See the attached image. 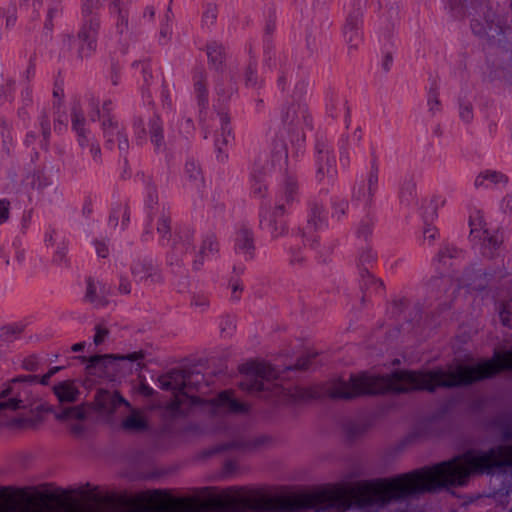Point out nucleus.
Masks as SVG:
<instances>
[{
	"instance_id": "obj_1",
	"label": "nucleus",
	"mask_w": 512,
	"mask_h": 512,
	"mask_svg": "<svg viewBox=\"0 0 512 512\" xmlns=\"http://www.w3.org/2000/svg\"><path fill=\"white\" fill-rule=\"evenodd\" d=\"M503 466L512 467V446H499L488 451L470 450L433 467L393 478L361 481L349 490L332 487L279 497L274 507L279 512H345L352 506L359 509L384 507L442 487L463 486L470 475Z\"/></svg>"
},
{
	"instance_id": "obj_2",
	"label": "nucleus",
	"mask_w": 512,
	"mask_h": 512,
	"mask_svg": "<svg viewBox=\"0 0 512 512\" xmlns=\"http://www.w3.org/2000/svg\"><path fill=\"white\" fill-rule=\"evenodd\" d=\"M503 369H512V350L496 353L491 360L474 366L455 365L428 372L399 371L390 376L353 374L327 383L324 393L332 399H352L367 394L434 391L438 387H456L491 377Z\"/></svg>"
},
{
	"instance_id": "obj_3",
	"label": "nucleus",
	"mask_w": 512,
	"mask_h": 512,
	"mask_svg": "<svg viewBox=\"0 0 512 512\" xmlns=\"http://www.w3.org/2000/svg\"><path fill=\"white\" fill-rule=\"evenodd\" d=\"M242 372L244 379L240 382V387L248 392L272 390L274 396L284 403L304 399L308 396V392L303 388L283 387L272 383L276 378V372L267 363H247L242 367Z\"/></svg>"
},
{
	"instance_id": "obj_4",
	"label": "nucleus",
	"mask_w": 512,
	"mask_h": 512,
	"mask_svg": "<svg viewBox=\"0 0 512 512\" xmlns=\"http://www.w3.org/2000/svg\"><path fill=\"white\" fill-rule=\"evenodd\" d=\"M204 377L200 373H185L182 370H172L159 377V385L163 390L172 391L174 399L166 406V409L175 414L187 400L195 403L198 398L191 394L198 388Z\"/></svg>"
},
{
	"instance_id": "obj_5",
	"label": "nucleus",
	"mask_w": 512,
	"mask_h": 512,
	"mask_svg": "<svg viewBox=\"0 0 512 512\" xmlns=\"http://www.w3.org/2000/svg\"><path fill=\"white\" fill-rule=\"evenodd\" d=\"M29 387L19 378L5 384L0 390V411H16L32 406Z\"/></svg>"
},
{
	"instance_id": "obj_6",
	"label": "nucleus",
	"mask_w": 512,
	"mask_h": 512,
	"mask_svg": "<svg viewBox=\"0 0 512 512\" xmlns=\"http://www.w3.org/2000/svg\"><path fill=\"white\" fill-rule=\"evenodd\" d=\"M220 504L231 512L256 511L264 507V502L261 499L243 488L227 489L220 499Z\"/></svg>"
},
{
	"instance_id": "obj_7",
	"label": "nucleus",
	"mask_w": 512,
	"mask_h": 512,
	"mask_svg": "<svg viewBox=\"0 0 512 512\" xmlns=\"http://www.w3.org/2000/svg\"><path fill=\"white\" fill-rule=\"evenodd\" d=\"M130 272L136 283L157 284L163 281L159 267L150 259L136 258L130 263Z\"/></svg>"
},
{
	"instance_id": "obj_8",
	"label": "nucleus",
	"mask_w": 512,
	"mask_h": 512,
	"mask_svg": "<svg viewBox=\"0 0 512 512\" xmlns=\"http://www.w3.org/2000/svg\"><path fill=\"white\" fill-rule=\"evenodd\" d=\"M282 120L288 128H295L297 142H304L302 124L306 120V108L300 104H291L283 110Z\"/></svg>"
},
{
	"instance_id": "obj_9",
	"label": "nucleus",
	"mask_w": 512,
	"mask_h": 512,
	"mask_svg": "<svg viewBox=\"0 0 512 512\" xmlns=\"http://www.w3.org/2000/svg\"><path fill=\"white\" fill-rule=\"evenodd\" d=\"M95 405L101 413L111 415L119 405L130 408V403L117 391L99 390L95 395Z\"/></svg>"
},
{
	"instance_id": "obj_10",
	"label": "nucleus",
	"mask_w": 512,
	"mask_h": 512,
	"mask_svg": "<svg viewBox=\"0 0 512 512\" xmlns=\"http://www.w3.org/2000/svg\"><path fill=\"white\" fill-rule=\"evenodd\" d=\"M71 124L77 136V143L81 149H86L91 146L92 143L96 142L91 132L85 126L83 111L76 105L71 112Z\"/></svg>"
},
{
	"instance_id": "obj_11",
	"label": "nucleus",
	"mask_w": 512,
	"mask_h": 512,
	"mask_svg": "<svg viewBox=\"0 0 512 512\" xmlns=\"http://www.w3.org/2000/svg\"><path fill=\"white\" fill-rule=\"evenodd\" d=\"M211 403L215 413L243 414L249 410L247 404L238 402L229 391L221 392Z\"/></svg>"
},
{
	"instance_id": "obj_12",
	"label": "nucleus",
	"mask_w": 512,
	"mask_h": 512,
	"mask_svg": "<svg viewBox=\"0 0 512 512\" xmlns=\"http://www.w3.org/2000/svg\"><path fill=\"white\" fill-rule=\"evenodd\" d=\"M325 225V218L323 216V207L320 204L314 203L310 207V213L306 226L303 228V236L306 241H311V247H317V240L313 238V233Z\"/></svg>"
},
{
	"instance_id": "obj_13",
	"label": "nucleus",
	"mask_w": 512,
	"mask_h": 512,
	"mask_svg": "<svg viewBox=\"0 0 512 512\" xmlns=\"http://www.w3.org/2000/svg\"><path fill=\"white\" fill-rule=\"evenodd\" d=\"M109 292V288L102 282L88 279L84 300L95 308L105 307L108 304Z\"/></svg>"
},
{
	"instance_id": "obj_14",
	"label": "nucleus",
	"mask_w": 512,
	"mask_h": 512,
	"mask_svg": "<svg viewBox=\"0 0 512 512\" xmlns=\"http://www.w3.org/2000/svg\"><path fill=\"white\" fill-rule=\"evenodd\" d=\"M361 18L349 16L344 26V37L350 51H356L362 44Z\"/></svg>"
},
{
	"instance_id": "obj_15",
	"label": "nucleus",
	"mask_w": 512,
	"mask_h": 512,
	"mask_svg": "<svg viewBox=\"0 0 512 512\" xmlns=\"http://www.w3.org/2000/svg\"><path fill=\"white\" fill-rule=\"evenodd\" d=\"M109 12L117 32L119 34L127 32L129 28V10L127 5L121 0H112L109 3Z\"/></svg>"
},
{
	"instance_id": "obj_16",
	"label": "nucleus",
	"mask_w": 512,
	"mask_h": 512,
	"mask_svg": "<svg viewBox=\"0 0 512 512\" xmlns=\"http://www.w3.org/2000/svg\"><path fill=\"white\" fill-rule=\"evenodd\" d=\"M378 181V166L373 162L367 176V184L359 188L356 198L365 205H369L378 189Z\"/></svg>"
},
{
	"instance_id": "obj_17",
	"label": "nucleus",
	"mask_w": 512,
	"mask_h": 512,
	"mask_svg": "<svg viewBox=\"0 0 512 512\" xmlns=\"http://www.w3.org/2000/svg\"><path fill=\"white\" fill-rule=\"evenodd\" d=\"M220 123L221 128L220 131L217 133L216 139H215V146L217 149V158L221 161L225 160L227 158V155L224 153V147H226L232 140V132L231 128L229 126V118L226 114L220 115Z\"/></svg>"
},
{
	"instance_id": "obj_18",
	"label": "nucleus",
	"mask_w": 512,
	"mask_h": 512,
	"mask_svg": "<svg viewBox=\"0 0 512 512\" xmlns=\"http://www.w3.org/2000/svg\"><path fill=\"white\" fill-rule=\"evenodd\" d=\"M336 174L335 158L327 148L319 149L317 156V177H333Z\"/></svg>"
},
{
	"instance_id": "obj_19",
	"label": "nucleus",
	"mask_w": 512,
	"mask_h": 512,
	"mask_svg": "<svg viewBox=\"0 0 512 512\" xmlns=\"http://www.w3.org/2000/svg\"><path fill=\"white\" fill-rule=\"evenodd\" d=\"M235 249L246 258H252L254 253L253 232L247 227L240 228L236 233Z\"/></svg>"
},
{
	"instance_id": "obj_20",
	"label": "nucleus",
	"mask_w": 512,
	"mask_h": 512,
	"mask_svg": "<svg viewBox=\"0 0 512 512\" xmlns=\"http://www.w3.org/2000/svg\"><path fill=\"white\" fill-rule=\"evenodd\" d=\"M508 182V177L500 171L485 170L481 172L475 179L476 187H493L504 186Z\"/></svg>"
},
{
	"instance_id": "obj_21",
	"label": "nucleus",
	"mask_w": 512,
	"mask_h": 512,
	"mask_svg": "<svg viewBox=\"0 0 512 512\" xmlns=\"http://www.w3.org/2000/svg\"><path fill=\"white\" fill-rule=\"evenodd\" d=\"M193 233L189 230L179 231L171 242V248L176 256H183L193 250Z\"/></svg>"
},
{
	"instance_id": "obj_22",
	"label": "nucleus",
	"mask_w": 512,
	"mask_h": 512,
	"mask_svg": "<svg viewBox=\"0 0 512 512\" xmlns=\"http://www.w3.org/2000/svg\"><path fill=\"white\" fill-rule=\"evenodd\" d=\"M102 127L104 137L107 138V142H113L115 140L114 138L116 137L119 150L126 151L128 149V139L125 135H122L118 128L117 122H114L113 119L108 118L107 120L102 121Z\"/></svg>"
},
{
	"instance_id": "obj_23",
	"label": "nucleus",
	"mask_w": 512,
	"mask_h": 512,
	"mask_svg": "<svg viewBox=\"0 0 512 512\" xmlns=\"http://www.w3.org/2000/svg\"><path fill=\"white\" fill-rule=\"evenodd\" d=\"M54 394L61 403H72L77 401L80 394L79 389L73 381H62L53 387Z\"/></svg>"
},
{
	"instance_id": "obj_24",
	"label": "nucleus",
	"mask_w": 512,
	"mask_h": 512,
	"mask_svg": "<svg viewBox=\"0 0 512 512\" xmlns=\"http://www.w3.org/2000/svg\"><path fill=\"white\" fill-rule=\"evenodd\" d=\"M127 409L130 411V414L122 421V427L129 431H143L147 429L148 423L145 414L131 406Z\"/></svg>"
},
{
	"instance_id": "obj_25",
	"label": "nucleus",
	"mask_w": 512,
	"mask_h": 512,
	"mask_svg": "<svg viewBox=\"0 0 512 512\" xmlns=\"http://www.w3.org/2000/svg\"><path fill=\"white\" fill-rule=\"evenodd\" d=\"M283 213L284 206L282 204L277 205L267 223L266 229L272 238H279L283 236L287 231L284 220L279 219V216L283 215Z\"/></svg>"
},
{
	"instance_id": "obj_26",
	"label": "nucleus",
	"mask_w": 512,
	"mask_h": 512,
	"mask_svg": "<svg viewBox=\"0 0 512 512\" xmlns=\"http://www.w3.org/2000/svg\"><path fill=\"white\" fill-rule=\"evenodd\" d=\"M99 29V20L91 18L81 28L78 34L79 40H88V50L96 49V40Z\"/></svg>"
},
{
	"instance_id": "obj_27",
	"label": "nucleus",
	"mask_w": 512,
	"mask_h": 512,
	"mask_svg": "<svg viewBox=\"0 0 512 512\" xmlns=\"http://www.w3.org/2000/svg\"><path fill=\"white\" fill-rule=\"evenodd\" d=\"M218 251V242L214 236H207L200 247L198 257L194 260L193 266L195 269H199L206 257L215 254Z\"/></svg>"
},
{
	"instance_id": "obj_28",
	"label": "nucleus",
	"mask_w": 512,
	"mask_h": 512,
	"mask_svg": "<svg viewBox=\"0 0 512 512\" xmlns=\"http://www.w3.org/2000/svg\"><path fill=\"white\" fill-rule=\"evenodd\" d=\"M150 139L156 150H164L166 144L164 141L162 124L158 117L151 119L149 123Z\"/></svg>"
},
{
	"instance_id": "obj_29",
	"label": "nucleus",
	"mask_w": 512,
	"mask_h": 512,
	"mask_svg": "<svg viewBox=\"0 0 512 512\" xmlns=\"http://www.w3.org/2000/svg\"><path fill=\"white\" fill-rule=\"evenodd\" d=\"M399 199L404 205H411L416 199V183L412 179H405L401 183Z\"/></svg>"
},
{
	"instance_id": "obj_30",
	"label": "nucleus",
	"mask_w": 512,
	"mask_h": 512,
	"mask_svg": "<svg viewBox=\"0 0 512 512\" xmlns=\"http://www.w3.org/2000/svg\"><path fill=\"white\" fill-rule=\"evenodd\" d=\"M470 236L472 240H481L488 231L483 215L480 212L470 217Z\"/></svg>"
},
{
	"instance_id": "obj_31",
	"label": "nucleus",
	"mask_w": 512,
	"mask_h": 512,
	"mask_svg": "<svg viewBox=\"0 0 512 512\" xmlns=\"http://www.w3.org/2000/svg\"><path fill=\"white\" fill-rule=\"evenodd\" d=\"M17 7L13 4H9L4 7H0V20L3 21L4 27L7 31L15 28L17 24Z\"/></svg>"
},
{
	"instance_id": "obj_32",
	"label": "nucleus",
	"mask_w": 512,
	"mask_h": 512,
	"mask_svg": "<svg viewBox=\"0 0 512 512\" xmlns=\"http://www.w3.org/2000/svg\"><path fill=\"white\" fill-rule=\"evenodd\" d=\"M444 201L440 197H432L423 201V217L425 221H432L437 217V210Z\"/></svg>"
},
{
	"instance_id": "obj_33",
	"label": "nucleus",
	"mask_w": 512,
	"mask_h": 512,
	"mask_svg": "<svg viewBox=\"0 0 512 512\" xmlns=\"http://www.w3.org/2000/svg\"><path fill=\"white\" fill-rule=\"evenodd\" d=\"M483 246L484 254H492L493 250H495L502 243V237L497 233H491L489 230L482 236V239L479 240Z\"/></svg>"
},
{
	"instance_id": "obj_34",
	"label": "nucleus",
	"mask_w": 512,
	"mask_h": 512,
	"mask_svg": "<svg viewBox=\"0 0 512 512\" xmlns=\"http://www.w3.org/2000/svg\"><path fill=\"white\" fill-rule=\"evenodd\" d=\"M23 323H12L0 328V339L4 341H13L24 331Z\"/></svg>"
},
{
	"instance_id": "obj_35",
	"label": "nucleus",
	"mask_w": 512,
	"mask_h": 512,
	"mask_svg": "<svg viewBox=\"0 0 512 512\" xmlns=\"http://www.w3.org/2000/svg\"><path fill=\"white\" fill-rule=\"evenodd\" d=\"M170 218L165 214H162L157 221V234L159 235V241L162 245L168 244L170 239Z\"/></svg>"
},
{
	"instance_id": "obj_36",
	"label": "nucleus",
	"mask_w": 512,
	"mask_h": 512,
	"mask_svg": "<svg viewBox=\"0 0 512 512\" xmlns=\"http://www.w3.org/2000/svg\"><path fill=\"white\" fill-rule=\"evenodd\" d=\"M218 16V8L215 4L208 3L204 6V10L202 13V25L210 28L212 27Z\"/></svg>"
},
{
	"instance_id": "obj_37",
	"label": "nucleus",
	"mask_w": 512,
	"mask_h": 512,
	"mask_svg": "<svg viewBox=\"0 0 512 512\" xmlns=\"http://www.w3.org/2000/svg\"><path fill=\"white\" fill-rule=\"evenodd\" d=\"M462 251L453 245H444L437 254V259L441 263H446V259L458 258Z\"/></svg>"
},
{
	"instance_id": "obj_38",
	"label": "nucleus",
	"mask_w": 512,
	"mask_h": 512,
	"mask_svg": "<svg viewBox=\"0 0 512 512\" xmlns=\"http://www.w3.org/2000/svg\"><path fill=\"white\" fill-rule=\"evenodd\" d=\"M190 305L196 311L204 313L210 308L209 297L205 294L197 293L193 294Z\"/></svg>"
},
{
	"instance_id": "obj_39",
	"label": "nucleus",
	"mask_w": 512,
	"mask_h": 512,
	"mask_svg": "<svg viewBox=\"0 0 512 512\" xmlns=\"http://www.w3.org/2000/svg\"><path fill=\"white\" fill-rule=\"evenodd\" d=\"M207 55L210 62L217 66L222 63L224 58L223 48L215 43L210 44L207 47Z\"/></svg>"
},
{
	"instance_id": "obj_40",
	"label": "nucleus",
	"mask_w": 512,
	"mask_h": 512,
	"mask_svg": "<svg viewBox=\"0 0 512 512\" xmlns=\"http://www.w3.org/2000/svg\"><path fill=\"white\" fill-rule=\"evenodd\" d=\"M185 174L189 177L192 181H201L202 180V172L199 165L193 161L189 160L185 164Z\"/></svg>"
},
{
	"instance_id": "obj_41",
	"label": "nucleus",
	"mask_w": 512,
	"mask_h": 512,
	"mask_svg": "<svg viewBox=\"0 0 512 512\" xmlns=\"http://www.w3.org/2000/svg\"><path fill=\"white\" fill-rule=\"evenodd\" d=\"M283 189L286 202H292L297 194V181L292 177H287Z\"/></svg>"
},
{
	"instance_id": "obj_42",
	"label": "nucleus",
	"mask_w": 512,
	"mask_h": 512,
	"mask_svg": "<svg viewBox=\"0 0 512 512\" xmlns=\"http://www.w3.org/2000/svg\"><path fill=\"white\" fill-rule=\"evenodd\" d=\"M236 329V319L231 315H225L220 322V331L223 335H231Z\"/></svg>"
},
{
	"instance_id": "obj_43",
	"label": "nucleus",
	"mask_w": 512,
	"mask_h": 512,
	"mask_svg": "<svg viewBox=\"0 0 512 512\" xmlns=\"http://www.w3.org/2000/svg\"><path fill=\"white\" fill-rule=\"evenodd\" d=\"M361 285L365 289L373 288L374 290H378L382 287L383 284L379 279L373 277L368 271H365L362 274Z\"/></svg>"
},
{
	"instance_id": "obj_44",
	"label": "nucleus",
	"mask_w": 512,
	"mask_h": 512,
	"mask_svg": "<svg viewBox=\"0 0 512 512\" xmlns=\"http://www.w3.org/2000/svg\"><path fill=\"white\" fill-rule=\"evenodd\" d=\"M499 314L503 325L512 328V300L502 306Z\"/></svg>"
},
{
	"instance_id": "obj_45",
	"label": "nucleus",
	"mask_w": 512,
	"mask_h": 512,
	"mask_svg": "<svg viewBox=\"0 0 512 512\" xmlns=\"http://www.w3.org/2000/svg\"><path fill=\"white\" fill-rule=\"evenodd\" d=\"M110 332L109 329L103 324H97L95 326V334L93 342L96 346L103 344L108 338Z\"/></svg>"
},
{
	"instance_id": "obj_46",
	"label": "nucleus",
	"mask_w": 512,
	"mask_h": 512,
	"mask_svg": "<svg viewBox=\"0 0 512 512\" xmlns=\"http://www.w3.org/2000/svg\"><path fill=\"white\" fill-rule=\"evenodd\" d=\"M245 84L247 87L251 88L260 87V82L258 81L256 71L251 65L246 69L245 72Z\"/></svg>"
},
{
	"instance_id": "obj_47",
	"label": "nucleus",
	"mask_w": 512,
	"mask_h": 512,
	"mask_svg": "<svg viewBox=\"0 0 512 512\" xmlns=\"http://www.w3.org/2000/svg\"><path fill=\"white\" fill-rule=\"evenodd\" d=\"M195 90L198 94L199 101L204 104L206 101V89H205V82H204V75L200 73L195 80Z\"/></svg>"
},
{
	"instance_id": "obj_48",
	"label": "nucleus",
	"mask_w": 512,
	"mask_h": 512,
	"mask_svg": "<svg viewBox=\"0 0 512 512\" xmlns=\"http://www.w3.org/2000/svg\"><path fill=\"white\" fill-rule=\"evenodd\" d=\"M440 106L441 103L439 100L438 92L436 90H431L428 98L429 111L432 114H435L436 112L440 111Z\"/></svg>"
},
{
	"instance_id": "obj_49",
	"label": "nucleus",
	"mask_w": 512,
	"mask_h": 512,
	"mask_svg": "<svg viewBox=\"0 0 512 512\" xmlns=\"http://www.w3.org/2000/svg\"><path fill=\"white\" fill-rule=\"evenodd\" d=\"M423 237L424 241L428 242L429 245H432L438 237V230L431 225H427L423 230Z\"/></svg>"
},
{
	"instance_id": "obj_50",
	"label": "nucleus",
	"mask_w": 512,
	"mask_h": 512,
	"mask_svg": "<svg viewBox=\"0 0 512 512\" xmlns=\"http://www.w3.org/2000/svg\"><path fill=\"white\" fill-rule=\"evenodd\" d=\"M89 149V153L91 155L92 161L94 164H99L102 158L101 148L98 142H94L91 146L87 147Z\"/></svg>"
},
{
	"instance_id": "obj_51",
	"label": "nucleus",
	"mask_w": 512,
	"mask_h": 512,
	"mask_svg": "<svg viewBox=\"0 0 512 512\" xmlns=\"http://www.w3.org/2000/svg\"><path fill=\"white\" fill-rule=\"evenodd\" d=\"M115 358L120 360L137 362V365L140 366V362L144 359V353L142 351H136L126 355L116 356Z\"/></svg>"
},
{
	"instance_id": "obj_52",
	"label": "nucleus",
	"mask_w": 512,
	"mask_h": 512,
	"mask_svg": "<svg viewBox=\"0 0 512 512\" xmlns=\"http://www.w3.org/2000/svg\"><path fill=\"white\" fill-rule=\"evenodd\" d=\"M10 203L7 200H0V225L9 219Z\"/></svg>"
},
{
	"instance_id": "obj_53",
	"label": "nucleus",
	"mask_w": 512,
	"mask_h": 512,
	"mask_svg": "<svg viewBox=\"0 0 512 512\" xmlns=\"http://www.w3.org/2000/svg\"><path fill=\"white\" fill-rule=\"evenodd\" d=\"M348 208V203L344 200H340L338 202L334 203L333 209V216H336L337 218H340L343 216Z\"/></svg>"
},
{
	"instance_id": "obj_54",
	"label": "nucleus",
	"mask_w": 512,
	"mask_h": 512,
	"mask_svg": "<svg viewBox=\"0 0 512 512\" xmlns=\"http://www.w3.org/2000/svg\"><path fill=\"white\" fill-rule=\"evenodd\" d=\"M251 189L252 193L259 198L264 197L267 191L266 185L260 181H255Z\"/></svg>"
},
{
	"instance_id": "obj_55",
	"label": "nucleus",
	"mask_w": 512,
	"mask_h": 512,
	"mask_svg": "<svg viewBox=\"0 0 512 512\" xmlns=\"http://www.w3.org/2000/svg\"><path fill=\"white\" fill-rule=\"evenodd\" d=\"M460 116L465 122H470L473 118V111L471 105H462L460 109Z\"/></svg>"
},
{
	"instance_id": "obj_56",
	"label": "nucleus",
	"mask_w": 512,
	"mask_h": 512,
	"mask_svg": "<svg viewBox=\"0 0 512 512\" xmlns=\"http://www.w3.org/2000/svg\"><path fill=\"white\" fill-rule=\"evenodd\" d=\"M95 50H88V40H79V55L81 58L89 57Z\"/></svg>"
},
{
	"instance_id": "obj_57",
	"label": "nucleus",
	"mask_w": 512,
	"mask_h": 512,
	"mask_svg": "<svg viewBox=\"0 0 512 512\" xmlns=\"http://www.w3.org/2000/svg\"><path fill=\"white\" fill-rule=\"evenodd\" d=\"M96 252L99 257L106 258L109 254L108 246L105 242H96Z\"/></svg>"
},
{
	"instance_id": "obj_58",
	"label": "nucleus",
	"mask_w": 512,
	"mask_h": 512,
	"mask_svg": "<svg viewBox=\"0 0 512 512\" xmlns=\"http://www.w3.org/2000/svg\"><path fill=\"white\" fill-rule=\"evenodd\" d=\"M290 262L293 265H302L305 262V257L301 254L300 251H292Z\"/></svg>"
},
{
	"instance_id": "obj_59",
	"label": "nucleus",
	"mask_w": 512,
	"mask_h": 512,
	"mask_svg": "<svg viewBox=\"0 0 512 512\" xmlns=\"http://www.w3.org/2000/svg\"><path fill=\"white\" fill-rule=\"evenodd\" d=\"M69 413L71 414V418L73 419H83L85 417V412L82 407H71L69 408Z\"/></svg>"
},
{
	"instance_id": "obj_60",
	"label": "nucleus",
	"mask_w": 512,
	"mask_h": 512,
	"mask_svg": "<svg viewBox=\"0 0 512 512\" xmlns=\"http://www.w3.org/2000/svg\"><path fill=\"white\" fill-rule=\"evenodd\" d=\"M501 207L504 212L512 213V195H507L503 198Z\"/></svg>"
},
{
	"instance_id": "obj_61",
	"label": "nucleus",
	"mask_w": 512,
	"mask_h": 512,
	"mask_svg": "<svg viewBox=\"0 0 512 512\" xmlns=\"http://www.w3.org/2000/svg\"><path fill=\"white\" fill-rule=\"evenodd\" d=\"M41 128H42L43 137H44L45 141L47 142V140L50 136V124L46 118L41 121Z\"/></svg>"
},
{
	"instance_id": "obj_62",
	"label": "nucleus",
	"mask_w": 512,
	"mask_h": 512,
	"mask_svg": "<svg viewBox=\"0 0 512 512\" xmlns=\"http://www.w3.org/2000/svg\"><path fill=\"white\" fill-rule=\"evenodd\" d=\"M54 261L59 264L66 262V248L65 247L60 248L56 252Z\"/></svg>"
},
{
	"instance_id": "obj_63",
	"label": "nucleus",
	"mask_w": 512,
	"mask_h": 512,
	"mask_svg": "<svg viewBox=\"0 0 512 512\" xmlns=\"http://www.w3.org/2000/svg\"><path fill=\"white\" fill-rule=\"evenodd\" d=\"M119 291L122 294H129L131 292V285L130 282L127 280L122 279L119 284Z\"/></svg>"
},
{
	"instance_id": "obj_64",
	"label": "nucleus",
	"mask_w": 512,
	"mask_h": 512,
	"mask_svg": "<svg viewBox=\"0 0 512 512\" xmlns=\"http://www.w3.org/2000/svg\"><path fill=\"white\" fill-rule=\"evenodd\" d=\"M139 391L142 395L146 397H150L154 393V390L146 384H141Z\"/></svg>"
}]
</instances>
